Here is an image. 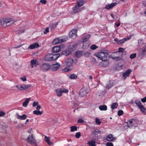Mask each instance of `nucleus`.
I'll use <instances>...</instances> for the list:
<instances>
[{"label":"nucleus","mask_w":146,"mask_h":146,"mask_svg":"<svg viewBox=\"0 0 146 146\" xmlns=\"http://www.w3.org/2000/svg\"><path fill=\"white\" fill-rule=\"evenodd\" d=\"M127 125L129 127L132 126L133 125L132 119L128 120L126 122Z\"/></svg>","instance_id":"nucleus-33"},{"label":"nucleus","mask_w":146,"mask_h":146,"mask_svg":"<svg viewBox=\"0 0 146 146\" xmlns=\"http://www.w3.org/2000/svg\"><path fill=\"white\" fill-rule=\"evenodd\" d=\"M39 46V44L37 42H36L30 45L29 46V48L31 49H33L38 48Z\"/></svg>","instance_id":"nucleus-17"},{"label":"nucleus","mask_w":146,"mask_h":146,"mask_svg":"<svg viewBox=\"0 0 146 146\" xmlns=\"http://www.w3.org/2000/svg\"><path fill=\"white\" fill-rule=\"evenodd\" d=\"M136 53H133L131 54L130 56V58L132 59L136 57Z\"/></svg>","instance_id":"nucleus-43"},{"label":"nucleus","mask_w":146,"mask_h":146,"mask_svg":"<svg viewBox=\"0 0 146 146\" xmlns=\"http://www.w3.org/2000/svg\"><path fill=\"white\" fill-rule=\"evenodd\" d=\"M92 61H93L94 62V63L96 62L95 58H92Z\"/></svg>","instance_id":"nucleus-63"},{"label":"nucleus","mask_w":146,"mask_h":146,"mask_svg":"<svg viewBox=\"0 0 146 146\" xmlns=\"http://www.w3.org/2000/svg\"><path fill=\"white\" fill-rule=\"evenodd\" d=\"M81 136V133L80 132H78L76 133L75 137L77 138H79Z\"/></svg>","instance_id":"nucleus-44"},{"label":"nucleus","mask_w":146,"mask_h":146,"mask_svg":"<svg viewBox=\"0 0 146 146\" xmlns=\"http://www.w3.org/2000/svg\"><path fill=\"white\" fill-rule=\"evenodd\" d=\"M30 99L31 98H30L26 99L25 101L23 103V107H25L27 106V104L29 103Z\"/></svg>","instance_id":"nucleus-25"},{"label":"nucleus","mask_w":146,"mask_h":146,"mask_svg":"<svg viewBox=\"0 0 146 146\" xmlns=\"http://www.w3.org/2000/svg\"><path fill=\"white\" fill-rule=\"evenodd\" d=\"M123 110H119L118 112V115L119 116H121L123 115Z\"/></svg>","instance_id":"nucleus-40"},{"label":"nucleus","mask_w":146,"mask_h":146,"mask_svg":"<svg viewBox=\"0 0 146 146\" xmlns=\"http://www.w3.org/2000/svg\"><path fill=\"white\" fill-rule=\"evenodd\" d=\"M79 7H80L76 4V5L72 8L73 12L75 13H77L78 12V11H77V10Z\"/></svg>","instance_id":"nucleus-23"},{"label":"nucleus","mask_w":146,"mask_h":146,"mask_svg":"<svg viewBox=\"0 0 146 146\" xmlns=\"http://www.w3.org/2000/svg\"><path fill=\"white\" fill-rule=\"evenodd\" d=\"M57 95L58 97H60L62 95V92L61 89H57L55 90Z\"/></svg>","instance_id":"nucleus-24"},{"label":"nucleus","mask_w":146,"mask_h":146,"mask_svg":"<svg viewBox=\"0 0 146 146\" xmlns=\"http://www.w3.org/2000/svg\"><path fill=\"white\" fill-rule=\"evenodd\" d=\"M47 143L48 144L50 145H51L52 144V143L51 142H50V141H49L48 142H47Z\"/></svg>","instance_id":"nucleus-61"},{"label":"nucleus","mask_w":146,"mask_h":146,"mask_svg":"<svg viewBox=\"0 0 146 146\" xmlns=\"http://www.w3.org/2000/svg\"><path fill=\"white\" fill-rule=\"evenodd\" d=\"M31 67L32 68L34 67V65L35 66H36L38 64V62L34 59L32 60L31 61Z\"/></svg>","instance_id":"nucleus-21"},{"label":"nucleus","mask_w":146,"mask_h":146,"mask_svg":"<svg viewBox=\"0 0 146 146\" xmlns=\"http://www.w3.org/2000/svg\"><path fill=\"white\" fill-rule=\"evenodd\" d=\"M116 138L113 137L111 134L107 135L106 138V140L109 141H112L116 140Z\"/></svg>","instance_id":"nucleus-12"},{"label":"nucleus","mask_w":146,"mask_h":146,"mask_svg":"<svg viewBox=\"0 0 146 146\" xmlns=\"http://www.w3.org/2000/svg\"><path fill=\"white\" fill-rule=\"evenodd\" d=\"M26 140L28 143L31 144L36 145V141L33 136V134L29 135Z\"/></svg>","instance_id":"nucleus-4"},{"label":"nucleus","mask_w":146,"mask_h":146,"mask_svg":"<svg viewBox=\"0 0 146 146\" xmlns=\"http://www.w3.org/2000/svg\"><path fill=\"white\" fill-rule=\"evenodd\" d=\"M70 70L69 68H65L64 69V71L65 72H68Z\"/></svg>","instance_id":"nucleus-57"},{"label":"nucleus","mask_w":146,"mask_h":146,"mask_svg":"<svg viewBox=\"0 0 146 146\" xmlns=\"http://www.w3.org/2000/svg\"><path fill=\"white\" fill-rule=\"evenodd\" d=\"M60 46H55L52 49V52L54 53H58L60 51Z\"/></svg>","instance_id":"nucleus-15"},{"label":"nucleus","mask_w":146,"mask_h":146,"mask_svg":"<svg viewBox=\"0 0 146 146\" xmlns=\"http://www.w3.org/2000/svg\"><path fill=\"white\" fill-rule=\"evenodd\" d=\"M123 43L122 42L121 40H120L118 41V44H121L122 43Z\"/></svg>","instance_id":"nucleus-59"},{"label":"nucleus","mask_w":146,"mask_h":146,"mask_svg":"<svg viewBox=\"0 0 146 146\" xmlns=\"http://www.w3.org/2000/svg\"><path fill=\"white\" fill-rule=\"evenodd\" d=\"M40 1L41 3L44 4H46L47 3V1L46 0H40Z\"/></svg>","instance_id":"nucleus-52"},{"label":"nucleus","mask_w":146,"mask_h":146,"mask_svg":"<svg viewBox=\"0 0 146 146\" xmlns=\"http://www.w3.org/2000/svg\"><path fill=\"white\" fill-rule=\"evenodd\" d=\"M76 55L77 57H80L82 55V51H79L76 52Z\"/></svg>","instance_id":"nucleus-34"},{"label":"nucleus","mask_w":146,"mask_h":146,"mask_svg":"<svg viewBox=\"0 0 146 146\" xmlns=\"http://www.w3.org/2000/svg\"><path fill=\"white\" fill-rule=\"evenodd\" d=\"M49 27H46V29L44 31V34H46L47 33L49 32Z\"/></svg>","instance_id":"nucleus-49"},{"label":"nucleus","mask_w":146,"mask_h":146,"mask_svg":"<svg viewBox=\"0 0 146 146\" xmlns=\"http://www.w3.org/2000/svg\"><path fill=\"white\" fill-rule=\"evenodd\" d=\"M60 55V54H48L45 56L44 60L46 61L55 60H57Z\"/></svg>","instance_id":"nucleus-3"},{"label":"nucleus","mask_w":146,"mask_h":146,"mask_svg":"<svg viewBox=\"0 0 146 146\" xmlns=\"http://www.w3.org/2000/svg\"><path fill=\"white\" fill-rule=\"evenodd\" d=\"M82 9H83V7H82L80 9H78V10H77V11H78V12H79V11H81L82 10Z\"/></svg>","instance_id":"nucleus-62"},{"label":"nucleus","mask_w":146,"mask_h":146,"mask_svg":"<svg viewBox=\"0 0 146 146\" xmlns=\"http://www.w3.org/2000/svg\"><path fill=\"white\" fill-rule=\"evenodd\" d=\"M118 106V103L115 102L113 103L111 105V108L112 109H114L115 108H117Z\"/></svg>","instance_id":"nucleus-29"},{"label":"nucleus","mask_w":146,"mask_h":146,"mask_svg":"<svg viewBox=\"0 0 146 146\" xmlns=\"http://www.w3.org/2000/svg\"><path fill=\"white\" fill-rule=\"evenodd\" d=\"M15 22L12 18H3L0 20V25L4 27H6L14 24Z\"/></svg>","instance_id":"nucleus-2"},{"label":"nucleus","mask_w":146,"mask_h":146,"mask_svg":"<svg viewBox=\"0 0 146 146\" xmlns=\"http://www.w3.org/2000/svg\"><path fill=\"white\" fill-rule=\"evenodd\" d=\"M38 105V103L37 102L34 101L33 102V107H35L36 106H37Z\"/></svg>","instance_id":"nucleus-48"},{"label":"nucleus","mask_w":146,"mask_h":146,"mask_svg":"<svg viewBox=\"0 0 146 146\" xmlns=\"http://www.w3.org/2000/svg\"><path fill=\"white\" fill-rule=\"evenodd\" d=\"M41 108V106L39 105H38L37 106L36 109L37 110H39Z\"/></svg>","instance_id":"nucleus-56"},{"label":"nucleus","mask_w":146,"mask_h":146,"mask_svg":"<svg viewBox=\"0 0 146 146\" xmlns=\"http://www.w3.org/2000/svg\"><path fill=\"white\" fill-rule=\"evenodd\" d=\"M25 29L23 27H20L18 30V33L19 34L23 33H24Z\"/></svg>","instance_id":"nucleus-31"},{"label":"nucleus","mask_w":146,"mask_h":146,"mask_svg":"<svg viewBox=\"0 0 146 146\" xmlns=\"http://www.w3.org/2000/svg\"><path fill=\"white\" fill-rule=\"evenodd\" d=\"M17 119L21 120H25L27 119V116L25 114H23L22 115H20L19 114L17 115Z\"/></svg>","instance_id":"nucleus-20"},{"label":"nucleus","mask_w":146,"mask_h":146,"mask_svg":"<svg viewBox=\"0 0 146 146\" xmlns=\"http://www.w3.org/2000/svg\"><path fill=\"white\" fill-rule=\"evenodd\" d=\"M21 79L23 81H25L27 80V78L25 76L21 77Z\"/></svg>","instance_id":"nucleus-55"},{"label":"nucleus","mask_w":146,"mask_h":146,"mask_svg":"<svg viewBox=\"0 0 146 146\" xmlns=\"http://www.w3.org/2000/svg\"><path fill=\"white\" fill-rule=\"evenodd\" d=\"M68 49H66L61 52V54L62 55H64L65 56H67L71 54H72V52L70 50Z\"/></svg>","instance_id":"nucleus-14"},{"label":"nucleus","mask_w":146,"mask_h":146,"mask_svg":"<svg viewBox=\"0 0 146 146\" xmlns=\"http://www.w3.org/2000/svg\"><path fill=\"white\" fill-rule=\"evenodd\" d=\"M98 46L95 45H92L91 47L90 48L92 50H95L98 48Z\"/></svg>","instance_id":"nucleus-41"},{"label":"nucleus","mask_w":146,"mask_h":146,"mask_svg":"<svg viewBox=\"0 0 146 146\" xmlns=\"http://www.w3.org/2000/svg\"><path fill=\"white\" fill-rule=\"evenodd\" d=\"M106 146H113V144L111 142H108L106 144Z\"/></svg>","instance_id":"nucleus-50"},{"label":"nucleus","mask_w":146,"mask_h":146,"mask_svg":"<svg viewBox=\"0 0 146 146\" xmlns=\"http://www.w3.org/2000/svg\"><path fill=\"white\" fill-rule=\"evenodd\" d=\"M44 139L45 141L47 143L50 141V137H47L46 136H45Z\"/></svg>","instance_id":"nucleus-46"},{"label":"nucleus","mask_w":146,"mask_h":146,"mask_svg":"<svg viewBox=\"0 0 146 146\" xmlns=\"http://www.w3.org/2000/svg\"><path fill=\"white\" fill-rule=\"evenodd\" d=\"M139 108L140 109L142 112L144 113L146 112V109L144 107L143 105L140 106H139Z\"/></svg>","instance_id":"nucleus-35"},{"label":"nucleus","mask_w":146,"mask_h":146,"mask_svg":"<svg viewBox=\"0 0 146 146\" xmlns=\"http://www.w3.org/2000/svg\"><path fill=\"white\" fill-rule=\"evenodd\" d=\"M121 40L122 42L123 43L126 40V39L125 38H123Z\"/></svg>","instance_id":"nucleus-58"},{"label":"nucleus","mask_w":146,"mask_h":146,"mask_svg":"<svg viewBox=\"0 0 146 146\" xmlns=\"http://www.w3.org/2000/svg\"><path fill=\"white\" fill-rule=\"evenodd\" d=\"M84 122V121L82 119H79L78 121V123H83Z\"/></svg>","instance_id":"nucleus-53"},{"label":"nucleus","mask_w":146,"mask_h":146,"mask_svg":"<svg viewBox=\"0 0 146 146\" xmlns=\"http://www.w3.org/2000/svg\"><path fill=\"white\" fill-rule=\"evenodd\" d=\"M117 3H111L109 5H107L106 6L105 9H110L116 5Z\"/></svg>","instance_id":"nucleus-18"},{"label":"nucleus","mask_w":146,"mask_h":146,"mask_svg":"<svg viewBox=\"0 0 146 146\" xmlns=\"http://www.w3.org/2000/svg\"><path fill=\"white\" fill-rule=\"evenodd\" d=\"M62 93H67L68 92V90L65 88H61Z\"/></svg>","instance_id":"nucleus-42"},{"label":"nucleus","mask_w":146,"mask_h":146,"mask_svg":"<svg viewBox=\"0 0 146 146\" xmlns=\"http://www.w3.org/2000/svg\"><path fill=\"white\" fill-rule=\"evenodd\" d=\"M32 130V129L31 128L28 131V132L29 133H31V131Z\"/></svg>","instance_id":"nucleus-64"},{"label":"nucleus","mask_w":146,"mask_h":146,"mask_svg":"<svg viewBox=\"0 0 146 146\" xmlns=\"http://www.w3.org/2000/svg\"><path fill=\"white\" fill-rule=\"evenodd\" d=\"M95 55L100 60L108 59L109 58L108 51L106 50L96 53L95 54Z\"/></svg>","instance_id":"nucleus-1"},{"label":"nucleus","mask_w":146,"mask_h":146,"mask_svg":"<svg viewBox=\"0 0 146 146\" xmlns=\"http://www.w3.org/2000/svg\"><path fill=\"white\" fill-rule=\"evenodd\" d=\"M69 36L72 39H75L77 35V30L76 29H72L69 33Z\"/></svg>","instance_id":"nucleus-7"},{"label":"nucleus","mask_w":146,"mask_h":146,"mask_svg":"<svg viewBox=\"0 0 146 146\" xmlns=\"http://www.w3.org/2000/svg\"><path fill=\"white\" fill-rule=\"evenodd\" d=\"M99 109L101 111H106L107 109V106L106 105H101L99 107Z\"/></svg>","instance_id":"nucleus-26"},{"label":"nucleus","mask_w":146,"mask_h":146,"mask_svg":"<svg viewBox=\"0 0 146 146\" xmlns=\"http://www.w3.org/2000/svg\"><path fill=\"white\" fill-rule=\"evenodd\" d=\"M88 38L86 36H84L83 37L82 39V40L83 42H85L87 40Z\"/></svg>","instance_id":"nucleus-51"},{"label":"nucleus","mask_w":146,"mask_h":146,"mask_svg":"<svg viewBox=\"0 0 146 146\" xmlns=\"http://www.w3.org/2000/svg\"><path fill=\"white\" fill-rule=\"evenodd\" d=\"M60 67V65L57 63L52 65L50 68H51L52 70L55 71H56Z\"/></svg>","instance_id":"nucleus-10"},{"label":"nucleus","mask_w":146,"mask_h":146,"mask_svg":"<svg viewBox=\"0 0 146 146\" xmlns=\"http://www.w3.org/2000/svg\"><path fill=\"white\" fill-rule=\"evenodd\" d=\"M76 46L77 44H73L69 46V49H70L72 51L76 49Z\"/></svg>","instance_id":"nucleus-32"},{"label":"nucleus","mask_w":146,"mask_h":146,"mask_svg":"<svg viewBox=\"0 0 146 146\" xmlns=\"http://www.w3.org/2000/svg\"><path fill=\"white\" fill-rule=\"evenodd\" d=\"M141 101L143 102H146V97H145L143 98H142Z\"/></svg>","instance_id":"nucleus-54"},{"label":"nucleus","mask_w":146,"mask_h":146,"mask_svg":"<svg viewBox=\"0 0 146 146\" xmlns=\"http://www.w3.org/2000/svg\"><path fill=\"white\" fill-rule=\"evenodd\" d=\"M135 103L137 105L138 108L142 105L139 100H135Z\"/></svg>","instance_id":"nucleus-37"},{"label":"nucleus","mask_w":146,"mask_h":146,"mask_svg":"<svg viewBox=\"0 0 146 146\" xmlns=\"http://www.w3.org/2000/svg\"><path fill=\"white\" fill-rule=\"evenodd\" d=\"M70 131L71 132H74L75 131L77 130V127L76 126H72L70 127Z\"/></svg>","instance_id":"nucleus-30"},{"label":"nucleus","mask_w":146,"mask_h":146,"mask_svg":"<svg viewBox=\"0 0 146 146\" xmlns=\"http://www.w3.org/2000/svg\"><path fill=\"white\" fill-rule=\"evenodd\" d=\"M111 58L112 59L116 60H119L120 58V57L119 56L112 57Z\"/></svg>","instance_id":"nucleus-47"},{"label":"nucleus","mask_w":146,"mask_h":146,"mask_svg":"<svg viewBox=\"0 0 146 146\" xmlns=\"http://www.w3.org/2000/svg\"><path fill=\"white\" fill-rule=\"evenodd\" d=\"M87 92L86 90L84 89H82L80 91V96L82 97H84L87 95Z\"/></svg>","instance_id":"nucleus-13"},{"label":"nucleus","mask_w":146,"mask_h":146,"mask_svg":"<svg viewBox=\"0 0 146 146\" xmlns=\"http://www.w3.org/2000/svg\"><path fill=\"white\" fill-rule=\"evenodd\" d=\"M100 133H101V131L98 129H96L93 131V133L92 134V135L95 136L97 135L98 136V134Z\"/></svg>","instance_id":"nucleus-22"},{"label":"nucleus","mask_w":146,"mask_h":146,"mask_svg":"<svg viewBox=\"0 0 146 146\" xmlns=\"http://www.w3.org/2000/svg\"><path fill=\"white\" fill-rule=\"evenodd\" d=\"M95 119L96 123L98 125H100L101 122L100 121V119H98L97 117Z\"/></svg>","instance_id":"nucleus-39"},{"label":"nucleus","mask_w":146,"mask_h":146,"mask_svg":"<svg viewBox=\"0 0 146 146\" xmlns=\"http://www.w3.org/2000/svg\"><path fill=\"white\" fill-rule=\"evenodd\" d=\"M115 24V25L117 27H118L120 26V23H117Z\"/></svg>","instance_id":"nucleus-60"},{"label":"nucleus","mask_w":146,"mask_h":146,"mask_svg":"<svg viewBox=\"0 0 146 146\" xmlns=\"http://www.w3.org/2000/svg\"><path fill=\"white\" fill-rule=\"evenodd\" d=\"M124 50V48L121 47H119V48L118 52H123Z\"/></svg>","instance_id":"nucleus-45"},{"label":"nucleus","mask_w":146,"mask_h":146,"mask_svg":"<svg viewBox=\"0 0 146 146\" xmlns=\"http://www.w3.org/2000/svg\"><path fill=\"white\" fill-rule=\"evenodd\" d=\"M40 68L43 71H47L50 68L51 66L49 64L44 63L40 66Z\"/></svg>","instance_id":"nucleus-6"},{"label":"nucleus","mask_w":146,"mask_h":146,"mask_svg":"<svg viewBox=\"0 0 146 146\" xmlns=\"http://www.w3.org/2000/svg\"><path fill=\"white\" fill-rule=\"evenodd\" d=\"M63 42H64V40L63 39L58 37L53 40V43L56 44L59 43H62Z\"/></svg>","instance_id":"nucleus-16"},{"label":"nucleus","mask_w":146,"mask_h":146,"mask_svg":"<svg viewBox=\"0 0 146 146\" xmlns=\"http://www.w3.org/2000/svg\"><path fill=\"white\" fill-rule=\"evenodd\" d=\"M88 144L89 146H96V142L92 140L88 142Z\"/></svg>","instance_id":"nucleus-28"},{"label":"nucleus","mask_w":146,"mask_h":146,"mask_svg":"<svg viewBox=\"0 0 146 146\" xmlns=\"http://www.w3.org/2000/svg\"><path fill=\"white\" fill-rule=\"evenodd\" d=\"M102 61L100 62L99 65L101 66L104 67L107 65L109 61L108 59H105V60H102Z\"/></svg>","instance_id":"nucleus-11"},{"label":"nucleus","mask_w":146,"mask_h":146,"mask_svg":"<svg viewBox=\"0 0 146 146\" xmlns=\"http://www.w3.org/2000/svg\"><path fill=\"white\" fill-rule=\"evenodd\" d=\"M132 70L131 69H128L125 72H123L122 76L124 78V80L127 77H129Z\"/></svg>","instance_id":"nucleus-9"},{"label":"nucleus","mask_w":146,"mask_h":146,"mask_svg":"<svg viewBox=\"0 0 146 146\" xmlns=\"http://www.w3.org/2000/svg\"><path fill=\"white\" fill-rule=\"evenodd\" d=\"M58 23H50V27L52 29H53L54 28H55L56 26L58 25Z\"/></svg>","instance_id":"nucleus-36"},{"label":"nucleus","mask_w":146,"mask_h":146,"mask_svg":"<svg viewBox=\"0 0 146 146\" xmlns=\"http://www.w3.org/2000/svg\"><path fill=\"white\" fill-rule=\"evenodd\" d=\"M69 78L71 79H76L77 78V76L76 75L73 74L70 75Z\"/></svg>","instance_id":"nucleus-38"},{"label":"nucleus","mask_w":146,"mask_h":146,"mask_svg":"<svg viewBox=\"0 0 146 146\" xmlns=\"http://www.w3.org/2000/svg\"><path fill=\"white\" fill-rule=\"evenodd\" d=\"M33 113L36 115H41L43 113V111H40L39 110H35L33 111Z\"/></svg>","instance_id":"nucleus-27"},{"label":"nucleus","mask_w":146,"mask_h":146,"mask_svg":"<svg viewBox=\"0 0 146 146\" xmlns=\"http://www.w3.org/2000/svg\"><path fill=\"white\" fill-rule=\"evenodd\" d=\"M73 60L71 58H69L66 60L65 62V65L67 67H70L72 66L73 63Z\"/></svg>","instance_id":"nucleus-8"},{"label":"nucleus","mask_w":146,"mask_h":146,"mask_svg":"<svg viewBox=\"0 0 146 146\" xmlns=\"http://www.w3.org/2000/svg\"><path fill=\"white\" fill-rule=\"evenodd\" d=\"M16 86L19 90L20 91H24L31 87V84L23 85L19 84L17 85Z\"/></svg>","instance_id":"nucleus-5"},{"label":"nucleus","mask_w":146,"mask_h":146,"mask_svg":"<svg viewBox=\"0 0 146 146\" xmlns=\"http://www.w3.org/2000/svg\"><path fill=\"white\" fill-rule=\"evenodd\" d=\"M85 1L84 0H77L76 2V4L81 7L84 4Z\"/></svg>","instance_id":"nucleus-19"}]
</instances>
